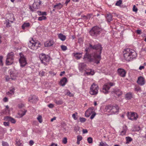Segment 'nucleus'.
Instances as JSON below:
<instances>
[{
    "instance_id": "57",
    "label": "nucleus",
    "mask_w": 146,
    "mask_h": 146,
    "mask_svg": "<svg viewBox=\"0 0 146 146\" xmlns=\"http://www.w3.org/2000/svg\"><path fill=\"white\" fill-rule=\"evenodd\" d=\"M48 106L50 108H52L54 107L53 105L52 104H50L48 105Z\"/></svg>"
},
{
    "instance_id": "25",
    "label": "nucleus",
    "mask_w": 146,
    "mask_h": 146,
    "mask_svg": "<svg viewBox=\"0 0 146 146\" xmlns=\"http://www.w3.org/2000/svg\"><path fill=\"white\" fill-rule=\"evenodd\" d=\"M132 98V94L130 92L126 94L125 98L127 100H130Z\"/></svg>"
},
{
    "instance_id": "56",
    "label": "nucleus",
    "mask_w": 146,
    "mask_h": 146,
    "mask_svg": "<svg viewBox=\"0 0 146 146\" xmlns=\"http://www.w3.org/2000/svg\"><path fill=\"white\" fill-rule=\"evenodd\" d=\"M40 13L42 15H46V13L45 12H41L40 11Z\"/></svg>"
},
{
    "instance_id": "43",
    "label": "nucleus",
    "mask_w": 146,
    "mask_h": 146,
    "mask_svg": "<svg viewBox=\"0 0 146 146\" xmlns=\"http://www.w3.org/2000/svg\"><path fill=\"white\" fill-rule=\"evenodd\" d=\"M92 114V115L90 117V119H92L96 115V113L95 112H94Z\"/></svg>"
},
{
    "instance_id": "52",
    "label": "nucleus",
    "mask_w": 146,
    "mask_h": 146,
    "mask_svg": "<svg viewBox=\"0 0 146 146\" xmlns=\"http://www.w3.org/2000/svg\"><path fill=\"white\" fill-rule=\"evenodd\" d=\"M9 122H4L3 123L4 125L5 126H9Z\"/></svg>"
},
{
    "instance_id": "40",
    "label": "nucleus",
    "mask_w": 146,
    "mask_h": 146,
    "mask_svg": "<svg viewBox=\"0 0 146 146\" xmlns=\"http://www.w3.org/2000/svg\"><path fill=\"white\" fill-rule=\"evenodd\" d=\"M77 112H76L74 113H73L72 115V117L74 119L76 120L77 119V117H76V115H77Z\"/></svg>"
},
{
    "instance_id": "27",
    "label": "nucleus",
    "mask_w": 146,
    "mask_h": 146,
    "mask_svg": "<svg viewBox=\"0 0 146 146\" xmlns=\"http://www.w3.org/2000/svg\"><path fill=\"white\" fill-rule=\"evenodd\" d=\"M33 7L35 9H38L40 7L38 3V1H35L33 4Z\"/></svg>"
},
{
    "instance_id": "19",
    "label": "nucleus",
    "mask_w": 146,
    "mask_h": 146,
    "mask_svg": "<svg viewBox=\"0 0 146 146\" xmlns=\"http://www.w3.org/2000/svg\"><path fill=\"white\" fill-rule=\"evenodd\" d=\"M82 53L76 52L73 53V54L77 59H80L82 56Z\"/></svg>"
},
{
    "instance_id": "21",
    "label": "nucleus",
    "mask_w": 146,
    "mask_h": 146,
    "mask_svg": "<svg viewBox=\"0 0 146 146\" xmlns=\"http://www.w3.org/2000/svg\"><path fill=\"white\" fill-rule=\"evenodd\" d=\"M127 130V127L125 125L123 126V130L120 132V135H123L125 134Z\"/></svg>"
},
{
    "instance_id": "9",
    "label": "nucleus",
    "mask_w": 146,
    "mask_h": 146,
    "mask_svg": "<svg viewBox=\"0 0 146 146\" xmlns=\"http://www.w3.org/2000/svg\"><path fill=\"white\" fill-rule=\"evenodd\" d=\"M14 55L13 52H11L9 53L7 55L6 60V64L7 65H10L13 62Z\"/></svg>"
},
{
    "instance_id": "11",
    "label": "nucleus",
    "mask_w": 146,
    "mask_h": 146,
    "mask_svg": "<svg viewBox=\"0 0 146 146\" xmlns=\"http://www.w3.org/2000/svg\"><path fill=\"white\" fill-rule=\"evenodd\" d=\"M78 68L80 71L83 72L88 70L87 68L86 65L84 63H80L79 64Z\"/></svg>"
},
{
    "instance_id": "1",
    "label": "nucleus",
    "mask_w": 146,
    "mask_h": 146,
    "mask_svg": "<svg viewBox=\"0 0 146 146\" xmlns=\"http://www.w3.org/2000/svg\"><path fill=\"white\" fill-rule=\"evenodd\" d=\"M102 49L100 44L93 46L90 44L89 47L85 49L86 53L84 56V59L96 64L99 63L101 58V54Z\"/></svg>"
},
{
    "instance_id": "47",
    "label": "nucleus",
    "mask_w": 146,
    "mask_h": 146,
    "mask_svg": "<svg viewBox=\"0 0 146 146\" xmlns=\"http://www.w3.org/2000/svg\"><path fill=\"white\" fill-rule=\"evenodd\" d=\"M79 129V127L77 125L75 126L74 127V131L76 132H77V131H78Z\"/></svg>"
},
{
    "instance_id": "58",
    "label": "nucleus",
    "mask_w": 146,
    "mask_h": 146,
    "mask_svg": "<svg viewBox=\"0 0 146 146\" xmlns=\"http://www.w3.org/2000/svg\"><path fill=\"white\" fill-rule=\"evenodd\" d=\"M8 100V99L6 97H5L3 99V101L5 102H7Z\"/></svg>"
},
{
    "instance_id": "23",
    "label": "nucleus",
    "mask_w": 146,
    "mask_h": 146,
    "mask_svg": "<svg viewBox=\"0 0 146 146\" xmlns=\"http://www.w3.org/2000/svg\"><path fill=\"white\" fill-rule=\"evenodd\" d=\"M30 26V24L29 23H24L21 26V28L23 29H25Z\"/></svg>"
},
{
    "instance_id": "48",
    "label": "nucleus",
    "mask_w": 146,
    "mask_h": 146,
    "mask_svg": "<svg viewBox=\"0 0 146 146\" xmlns=\"http://www.w3.org/2000/svg\"><path fill=\"white\" fill-rule=\"evenodd\" d=\"M133 10L135 12H137L138 10L137 9L135 5H134L133 8Z\"/></svg>"
},
{
    "instance_id": "41",
    "label": "nucleus",
    "mask_w": 146,
    "mask_h": 146,
    "mask_svg": "<svg viewBox=\"0 0 146 146\" xmlns=\"http://www.w3.org/2000/svg\"><path fill=\"white\" fill-rule=\"evenodd\" d=\"M2 145L3 146H9L8 143L4 141H2Z\"/></svg>"
},
{
    "instance_id": "2",
    "label": "nucleus",
    "mask_w": 146,
    "mask_h": 146,
    "mask_svg": "<svg viewBox=\"0 0 146 146\" xmlns=\"http://www.w3.org/2000/svg\"><path fill=\"white\" fill-rule=\"evenodd\" d=\"M123 53L124 58L128 61L132 60L137 56L135 50L129 48L125 49Z\"/></svg>"
},
{
    "instance_id": "12",
    "label": "nucleus",
    "mask_w": 146,
    "mask_h": 146,
    "mask_svg": "<svg viewBox=\"0 0 146 146\" xmlns=\"http://www.w3.org/2000/svg\"><path fill=\"white\" fill-rule=\"evenodd\" d=\"M94 108L93 107H91L88 109L86 111L85 115V116L86 117H89L94 111Z\"/></svg>"
},
{
    "instance_id": "42",
    "label": "nucleus",
    "mask_w": 146,
    "mask_h": 146,
    "mask_svg": "<svg viewBox=\"0 0 146 146\" xmlns=\"http://www.w3.org/2000/svg\"><path fill=\"white\" fill-rule=\"evenodd\" d=\"M87 141L89 143H92V139L91 137H88Z\"/></svg>"
},
{
    "instance_id": "15",
    "label": "nucleus",
    "mask_w": 146,
    "mask_h": 146,
    "mask_svg": "<svg viewBox=\"0 0 146 146\" xmlns=\"http://www.w3.org/2000/svg\"><path fill=\"white\" fill-rule=\"evenodd\" d=\"M118 74L120 76L124 77L125 76L126 72L123 69L119 68L117 70Z\"/></svg>"
},
{
    "instance_id": "17",
    "label": "nucleus",
    "mask_w": 146,
    "mask_h": 146,
    "mask_svg": "<svg viewBox=\"0 0 146 146\" xmlns=\"http://www.w3.org/2000/svg\"><path fill=\"white\" fill-rule=\"evenodd\" d=\"M28 100L32 103H35L38 101L37 97L35 96H33L31 98H29Z\"/></svg>"
},
{
    "instance_id": "13",
    "label": "nucleus",
    "mask_w": 146,
    "mask_h": 146,
    "mask_svg": "<svg viewBox=\"0 0 146 146\" xmlns=\"http://www.w3.org/2000/svg\"><path fill=\"white\" fill-rule=\"evenodd\" d=\"M20 55V58L19 59V61L21 66L22 67H24L27 64L25 58L23 56H21V54Z\"/></svg>"
},
{
    "instance_id": "50",
    "label": "nucleus",
    "mask_w": 146,
    "mask_h": 146,
    "mask_svg": "<svg viewBox=\"0 0 146 146\" xmlns=\"http://www.w3.org/2000/svg\"><path fill=\"white\" fill-rule=\"evenodd\" d=\"M3 58V57L2 56H0V65H3V63H2V59Z\"/></svg>"
},
{
    "instance_id": "3",
    "label": "nucleus",
    "mask_w": 146,
    "mask_h": 146,
    "mask_svg": "<svg viewBox=\"0 0 146 146\" xmlns=\"http://www.w3.org/2000/svg\"><path fill=\"white\" fill-rule=\"evenodd\" d=\"M119 107L116 105H109L106 106L105 110L111 114H115L119 112Z\"/></svg>"
},
{
    "instance_id": "14",
    "label": "nucleus",
    "mask_w": 146,
    "mask_h": 146,
    "mask_svg": "<svg viewBox=\"0 0 146 146\" xmlns=\"http://www.w3.org/2000/svg\"><path fill=\"white\" fill-rule=\"evenodd\" d=\"M112 94L115 97H118L121 94L120 91L118 89H114L111 92Z\"/></svg>"
},
{
    "instance_id": "32",
    "label": "nucleus",
    "mask_w": 146,
    "mask_h": 146,
    "mask_svg": "<svg viewBox=\"0 0 146 146\" xmlns=\"http://www.w3.org/2000/svg\"><path fill=\"white\" fill-rule=\"evenodd\" d=\"M99 146H109L105 142L101 141L100 143Z\"/></svg>"
},
{
    "instance_id": "44",
    "label": "nucleus",
    "mask_w": 146,
    "mask_h": 146,
    "mask_svg": "<svg viewBox=\"0 0 146 146\" xmlns=\"http://www.w3.org/2000/svg\"><path fill=\"white\" fill-rule=\"evenodd\" d=\"M80 121L81 122H84L86 121V119L84 117H80Z\"/></svg>"
},
{
    "instance_id": "53",
    "label": "nucleus",
    "mask_w": 146,
    "mask_h": 146,
    "mask_svg": "<svg viewBox=\"0 0 146 146\" xmlns=\"http://www.w3.org/2000/svg\"><path fill=\"white\" fill-rule=\"evenodd\" d=\"M26 111H23L22 113L21 114V117H22L25 115L26 113Z\"/></svg>"
},
{
    "instance_id": "24",
    "label": "nucleus",
    "mask_w": 146,
    "mask_h": 146,
    "mask_svg": "<svg viewBox=\"0 0 146 146\" xmlns=\"http://www.w3.org/2000/svg\"><path fill=\"white\" fill-rule=\"evenodd\" d=\"M10 74L11 77V79L12 80H14L15 79V76H16V74L14 73L13 71H10Z\"/></svg>"
},
{
    "instance_id": "54",
    "label": "nucleus",
    "mask_w": 146,
    "mask_h": 146,
    "mask_svg": "<svg viewBox=\"0 0 146 146\" xmlns=\"http://www.w3.org/2000/svg\"><path fill=\"white\" fill-rule=\"evenodd\" d=\"M144 68V66H140L139 68V69L140 70H141Z\"/></svg>"
},
{
    "instance_id": "62",
    "label": "nucleus",
    "mask_w": 146,
    "mask_h": 146,
    "mask_svg": "<svg viewBox=\"0 0 146 146\" xmlns=\"http://www.w3.org/2000/svg\"><path fill=\"white\" fill-rule=\"evenodd\" d=\"M56 117H54L53 118L51 119V121L52 122L54 120H55L56 119Z\"/></svg>"
},
{
    "instance_id": "10",
    "label": "nucleus",
    "mask_w": 146,
    "mask_h": 146,
    "mask_svg": "<svg viewBox=\"0 0 146 146\" xmlns=\"http://www.w3.org/2000/svg\"><path fill=\"white\" fill-rule=\"evenodd\" d=\"M37 43L35 42L32 38L31 40H30L28 43L29 47L33 50H36L37 48V46L36 45Z\"/></svg>"
},
{
    "instance_id": "45",
    "label": "nucleus",
    "mask_w": 146,
    "mask_h": 146,
    "mask_svg": "<svg viewBox=\"0 0 146 146\" xmlns=\"http://www.w3.org/2000/svg\"><path fill=\"white\" fill-rule=\"evenodd\" d=\"M45 72L43 71H40L39 72V74L40 76H43L44 75Z\"/></svg>"
},
{
    "instance_id": "38",
    "label": "nucleus",
    "mask_w": 146,
    "mask_h": 146,
    "mask_svg": "<svg viewBox=\"0 0 146 146\" xmlns=\"http://www.w3.org/2000/svg\"><path fill=\"white\" fill-rule=\"evenodd\" d=\"M37 119L40 123H41L42 122V116L41 115H39L37 117Z\"/></svg>"
},
{
    "instance_id": "31",
    "label": "nucleus",
    "mask_w": 146,
    "mask_h": 146,
    "mask_svg": "<svg viewBox=\"0 0 146 146\" xmlns=\"http://www.w3.org/2000/svg\"><path fill=\"white\" fill-rule=\"evenodd\" d=\"M59 84L60 86H64V77H63L59 83Z\"/></svg>"
},
{
    "instance_id": "61",
    "label": "nucleus",
    "mask_w": 146,
    "mask_h": 146,
    "mask_svg": "<svg viewBox=\"0 0 146 146\" xmlns=\"http://www.w3.org/2000/svg\"><path fill=\"white\" fill-rule=\"evenodd\" d=\"M68 81L67 78H66L64 77V85H65L66 83Z\"/></svg>"
},
{
    "instance_id": "16",
    "label": "nucleus",
    "mask_w": 146,
    "mask_h": 146,
    "mask_svg": "<svg viewBox=\"0 0 146 146\" xmlns=\"http://www.w3.org/2000/svg\"><path fill=\"white\" fill-rule=\"evenodd\" d=\"M137 82L141 86H143L145 84V79L143 77L140 76L138 78Z\"/></svg>"
},
{
    "instance_id": "6",
    "label": "nucleus",
    "mask_w": 146,
    "mask_h": 146,
    "mask_svg": "<svg viewBox=\"0 0 146 146\" xmlns=\"http://www.w3.org/2000/svg\"><path fill=\"white\" fill-rule=\"evenodd\" d=\"M114 84L112 82L106 83L103 86L101 91L105 94H108L111 87L114 86Z\"/></svg>"
},
{
    "instance_id": "39",
    "label": "nucleus",
    "mask_w": 146,
    "mask_h": 146,
    "mask_svg": "<svg viewBox=\"0 0 146 146\" xmlns=\"http://www.w3.org/2000/svg\"><path fill=\"white\" fill-rule=\"evenodd\" d=\"M122 1L121 0H119L117 1L115 3V5L119 6L122 3Z\"/></svg>"
},
{
    "instance_id": "49",
    "label": "nucleus",
    "mask_w": 146,
    "mask_h": 146,
    "mask_svg": "<svg viewBox=\"0 0 146 146\" xmlns=\"http://www.w3.org/2000/svg\"><path fill=\"white\" fill-rule=\"evenodd\" d=\"M12 23L13 21H9V20H8V21L7 23L6 24V26L7 27H10L11 25H10V23Z\"/></svg>"
},
{
    "instance_id": "46",
    "label": "nucleus",
    "mask_w": 146,
    "mask_h": 146,
    "mask_svg": "<svg viewBox=\"0 0 146 146\" xmlns=\"http://www.w3.org/2000/svg\"><path fill=\"white\" fill-rule=\"evenodd\" d=\"M16 144L17 146H22L21 143L19 141H17Z\"/></svg>"
},
{
    "instance_id": "5",
    "label": "nucleus",
    "mask_w": 146,
    "mask_h": 146,
    "mask_svg": "<svg viewBox=\"0 0 146 146\" xmlns=\"http://www.w3.org/2000/svg\"><path fill=\"white\" fill-rule=\"evenodd\" d=\"M99 89L98 86L97 84L94 83H93L90 88V94L92 95H96L98 93Z\"/></svg>"
},
{
    "instance_id": "59",
    "label": "nucleus",
    "mask_w": 146,
    "mask_h": 146,
    "mask_svg": "<svg viewBox=\"0 0 146 146\" xmlns=\"http://www.w3.org/2000/svg\"><path fill=\"white\" fill-rule=\"evenodd\" d=\"M34 143V142L32 140H30L29 141V144L30 145H32Z\"/></svg>"
},
{
    "instance_id": "63",
    "label": "nucleus",
    "mask_w": 146,
    "mask_h": 146,
    "mask_svg": "<svg viewBox=\"0 0 146 146\" xmlns=\"http://www.w3.org/2000/svg\"><path fill=\"white\" fill-rule=\"evenodd\" d=\"M70 0H66V1L65 3H64V4H66V5H67L68 2H70Z\"/></svg>"
},
{
    "instance_id": "26",
    "label": "nucleus",
    "mask_w": 146,
    "mask_h": 146,
    "mask_svg": "<svg viewBox=\"0 0 146 146\" xmlns=\"http://www.w3.org/2000/svg\"><path fill=\"white\" fill-rule=\"evenodd\" d=\"M87 70H86V71H85V72L86 74H87L88 75H93L94 74V72L92 71L91 69H89L88 70V71H87Z\"/></svg>"
},
{
    "instance_id": "29",
    "label": "nucleus",
    "mask_w": 146,
    "mask_h": 146,
    "mask_svg": "<svg viewBox=\"0 0 146 146\" xmlns=\"http://www.w3.org/2000/svg\"><path fill=\"white\" fill-rule=\"evenodd\" d=\"M77 143L79 145L80 143V141H81L82 139V136L80 135H78L77 136Z\"/></svg>"
},
{
    "instance_id": "7",
    "label": "nucleus",
    "mask_w": 146,
    "mask_h": 146,
    "mask_svg": "<svg viewBox=\"0 0 146 146\" xmlns=\"http://www.w3.org/2000/svg\"><path fill=\"white\" fill-rule=\"evenodd\" d=\"M39 58L41 62L45 65L46 64V62H49L50 57L48 55L44 54H41L39 55Z\"/></svg>"
},
{
    "instance_id": "22",
    "label": "nucleus",
    "mask_w": 146,
    "mask_h": 146,
    "mask_svg": "<svg viewBox=\"0 0 146 146\" xmlns=\"http://www.w3.org/2000/svg\"><path fill=\"white\" fill-rule=\"evenodd\" d=\"M53 44V41L52 40H49L45 42L44 43V46L47 47L52 46Z\"/></svg>"
},
{
    "instance_id": "28",
    "label": "nucleus",
    "mask_w": 146,
    "mask_h": 146,
    "mask_svg": "<svg viewBox=\"0 0 146 146\" xmlns=\"http://www.w3.org/2000/svg\"><path fill=\"white\" fill-rule=\"evenodd\" d=\"M62 6V5L60 3H59L58 4L54 6V8L55 9H60Z\"/></svg>"
},
{
    "instance_id": "36",
    "label": "nucleus",
    "mask_w": 146,
    "mask_h": 146,
    "mask_svg": "<svg viewBox=\"0 0 146 146\" xmlns=\"http://www.w3.org/2000/svg\"><path fill=\"white\" fill-rule=\"evenodd\" d=\"M55 102L57 104L60 105L63 103V101L62 100H56L55 101Z\"/></svg>"
},
{
    "instance_id": "37",
    "label": "nucleus",
    "mask_w": 146,
    "mask_h": 146,
    "mask_svg": "<svg viewBox=\"0 0 146 146\" xmlns=\"http://www.w3.org/2000/svg\"><path fill=\"white\" fill-rule=\"evenodd\" d=\"M126 139L127 141V143L131 141L132 140V139L130 137H126Z\"/></svg>"
},
{
    "instance_id": "4",
    "label": "nucleus",
    "mask_w": 146,
    "mask_h": 146,
    "mask_svg": "<svg viewBox=\"0 0 146 146\" xmlns=\"http://www.w3.org/2000/svg\"><path fill=\"white\" fill-rule=\"evenodd\" d=\"M102 31L101 29L97 26L94 27L90 31V35L96 37L99 35Z\"/></svg>"
},
{
    "instance_id": "34",
    "label": "nucleus",
    "mask_w": 146,
    "mask_h": 146,
    "mask_svg": "<svg viewBox=\"0 0 146 146\" xmlns=\"http://www.w3.org/2000/svg\"><path fill=\"white\" fill-rule=\"evenodd\" d=\"M65 92H66V94L67 95L69 96L70 97H72L73 96V94H71L69 91H68V90H66L65 91Z\"/></svg>"
},
{
    "instance_id": "51",
    "label": "nucleus",
    "mask_w": 146,
    "mask_h": 146,
    "mask_svg": "<svg viewBox=\"0 0 146 146\" xmlns=\"http://www.w3.org/2000/svg\"><path fill=\"white\" fill-rule=\"evenodd\" d=\"M135 90L137 91H139L141 90V88L139 87H137L135 88Z\"/></svg>"
},
{
    "instance_id": "33",
    "label": "nucleus",
    "mask_w": 146,
    "mask_h": 146,
    "mask_svg": "<svg viewBox=\"0 0 146 146\" xmlns=\"http://www.w3.org/2000/svg\"><path fill=\"white\" fill-rule=\"evenodd\" d=\"M59 38L62 41L64 40V35L60 33L58 34Z\"/></svg>"
},
{
    "instance_id": "18",
    "label": "nucleus",
    "mask_w": 146,
    "mask_h": 146,
    "mask_svg": "<svg viewBox=\"0 0 146 146\" xmlns=\"http://www.w3.org/2000/svg\"><path fill=\"white\" fill-rule=\"evenodd\" d=\"M106 18L107 21L109 23H110L112 20V16L110 13L106 14Z\"/></svg>"
},
{
    "instance_id": "35",
    "label": "nucleus",
    "mask_w": 146,
    "mask_h": 146,
    "mask_svg": "<svg viewBox=\"0 0 146 146\" xmlns=\"http://www.w3.org/2000/svg\"><path fill=\"white\" fill-rule=\"evenodd\" d=\"M46 17L44 16H42L40 17H39L38 18V20L39 21H41L43 20H45L46 19Z\"/></svg>"
},
{
    "instance_id": "60",
    "label": "nucleus",
    "mask_w": 146,
    "mask_h": 146,
    "mask_svg": "<svg viewBox=\"0 0 146 146\" xmlns=\"http://www.w3.org/2000/svg\"><path fill=\"white\" fill-rule=\"evenodd\" d=\"M141 31L140 30H137L136 31L137 33L138 34H140L141 33Z\"/></svg>"
},
{
    "instance_id": "64",
    "label": "nucleus",
    "mask_w": 146,
    "mask_h": 146,
    "mask_svg": "<svg viewBox=\"0 0 146 146\" xmlns=\"http://www.w3.org/2000/svg\"><path fill=\"white\" fill-rule=\"evenodd\" d=\"M81 17L82 18H84V19H87L88 18L86 16H85V15H82L81 16Z\"/></svg>"
},
{
    "instance_id": "8",
    "label": "nucleus",
    "mask_w": 146,
    "mask_h": 146,
    "mask_svg": "<svg viewBox=\"0 0 146 146\" xmlns=\"http://www.w3.org/2000/svg\"><path fill=\"white\" fill-rule=\"evenodd\" d=\"M127 116L129 119L132 121L137 120L139 117L136 113L132 112H128Z\"/></svg>"
},
{
    "instance_id": "55",
    "label": "nucleus",
    "mask_w": 146,
    "mask_h": 146,
    "mask_svg": "<svg viewBox=\"0 0 146 146\" xmlns=\"http://www.w3.org/2000/svg\"><path fill=\"white\" fill-rule=\"evenodd\" d=\"M83 133H88V131L86 129H83Z\"/></svg>"
},
{
    "instance_id": "30",
    "label": "nucleus",
    "mask_w": 146,
    "mask_h": 146,
    "mask_svg": "<svg viewBox=\"0 0 146 146\" xmlns=\"http://www.w3.org/2000/svg\"><path fill=\"white\" fill-rule=\"evenodd\" d=\"M15 89L13 88L12 89L10 90L9 91L7 92L6 93L7 95H12L14 94Z\"/></svg>"
},
{
    "instance_id": "20",
    "label": "nucleus",
    "mask_w": 146,
    "mask_h": 146,
    "mask_svg": "<svg viewBox=\"0 0 146 146\" xmlns=\"http://www.w3.org/2000/svg\"><path fill=\"white\" fill-rule=\"evenodd\" d=\"M5 120L10 121L12 123H15L16 122L15 119L14 118L10 117H6L5 118Z\"/></svg>"
}]
</instances>
